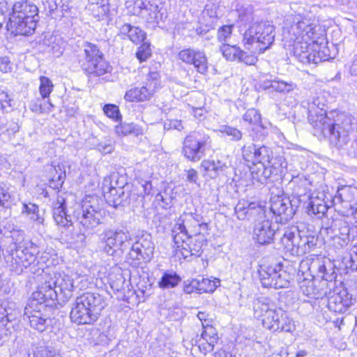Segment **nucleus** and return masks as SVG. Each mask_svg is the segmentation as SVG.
I'll return each instance as SVG.
<instances>
[{
	"mask_svg": "<svg viewBox=\"0 0 357 357\" xmlns=\"http://www.w3.org/2000/svg\"><path fill=\"white\" fill-rule=\"evenodd\" d=\"M154 248L155 246L150 234L144 233L137 236L128 254L127 262L133 268L139 267L141 264L151 260Z\"/></svg>",
	"mask_w": 357,
	"mask_h": 357,
	"instance_id": "nucleus-13",
	"label": "nucleus"
},
{
	"mask_svg": "<svg viewBox=\"0 0 357 357\" xmlns=\"http://www.w3.org/2000/svg\"><path fill=\"white\" fill-rule=\"evenodd\" d=\"M151 54V50L150 45L148 43H144L138 48V51L136 53L137 58L140 62L146 61Z\"/></svg>",
	"mask_w": 357,
	"mask_h": 357,
	"instance_id": "nucleus-51",
	"label": "nucleus"
},
{
	"mask_svg": "<svg viewBox=\"0 0 357 357\" xmlns=\"http://www.w3.org/2000/svg\"><path fill=\"white\" fill-rule=\"evenodd\" d=\"M287 20L291 24L284 28L282 36L287 42L294 43V54L301 63L317 64L331 58L328 47L317 41L314 19L296 15Z\"/></svg>",
	"mask_w": 357,
	"mask_h": 357,
	"instance_id": "nucleus-1",
	"label": "nucleus"
},
{
	"mask_svg": "<svg viewBox=\"0 0 357 357\" xmlns=\"http://www.w3.org/2000/svg\"><path fill=\"white\" fill-rule=\"evenodd\" d=\"M256 145L254 144H250L248 146H244L242 148V154L243 159L248 162L253 164L254 160V153L255 151Z\"/></svg>",
	"mask_w": 357,
	"mask_h": 357,
	"instance_id": "nucleus-53",
	"label": "nucleus"
},
{
	"mask_svg": "<svg viewBox=\"0 0 357 357\" xmlns=\"http://www.w3.org/2000/svg\"><path fill=\"white\" fill-rule=\"evenodd\" d=\"M254 314L255 317L266 319L269 317L270 312H274V305L271 302L270 298L267 297H260L254 301L253 305Z\"/></svg>",
	"mask_w": 357,
	"mask_h": 357,
	"instance_id": "nucleus-29",
	"label": "nucleus"
},
{
	"mask_svg": "<svg viewBox=\"0 0 357 357\" xmlns=\"http://www.w3.org/2000/svg\"><path fill=\"white\" fill-rule=\"evenodd\" d=\"M116 133L119 136H126L130 134H134L139 136L143 133L142 128L134 123L121 122L115 128Z\"/></svg>",
	"mask_w": 357,
	"mask_h": 357,
	"instance_id": "nucleus-35",
	"label": "nucleus"
},
{
	"mask_svg": "<svg viewBox=\"0 0 357 357\" xmlns=\"http://www.w3.org/2000/svg\"><path fill=\"white\" fill-rule=\"evenodd\" d=\"M220 52L227 60L238 61L241 50L236 45L223 44L220 47Z\"/></svg>",
	"mask_w": 357,
	"mask_h": 357,
	"instance_id": "nucleus-42",
	"label": "nucleus"
},
{
	"mask_svg": "<svg viewBox=\"0 0 357 357\" xmlns=\"http://www.w3.org/2000/svg\"><path fill=\"white\" fill-rule=\"evenodd\" d=\"M10 17L38 21V9L36 5L28 1H17L13 4Z\"/></svg>",
	"mask_w": 357,
	"mask_h": 357,
	"instance_id": "nucleus-28",
	"label": "nucleus"
},
{
	"mask_svg": "<svg viewBox=\"0 0 357 357\" xmlns=\"http://www.w3.org/2000/svg\"><path fill=\"white\" fill-rule=\"evenodd\" d=\"M287 162L283 156L271 158L266 165L259 164L257 169L252 171L254 177L263 182L274 176H282L286 172Z\"/></svg>",
	"mask_w": 357,
	"mask_h": 357,
	"instance_id": "nucleus-18",
	"label": "nucleus"
},
{
	"mask_svg": "<svg viewBox=\"0 0 357 357\" xmlns=\"http://www.w3.org/2000/svg\"><path fill=\"white\" fill-rule=\"evenodd\" d=\"M208 225L204 222L202 215L184 213L175 220L172 235L177 248L197 255L205 245Z\"/></svg>",
	"mask_w": 357,
	"mask_h": 357,
	"instance_id": "nucleus-3",
	"label": "nucleus"
},
{
	"mask_svg": "<svg viewBox=\"0 0 357 357\" xmlns=\"http://www.w3.org/2000/svg\"><path fill=\"white\" fill-rule=\"evenodd\" d=\"M351 241V237H344L335 234L333 238L332 242L333 246L337 249L343 248L347 246Z\"/></svg>",
	"mask_w": 357,
	"mask_h": 357,
	"instance_id": "nucleus-54",
	"label": "nucleus"
},
{
	"mask_svg": "<svg viewBox=\"0 0 357 357\" xmlns=\"http://www.w3.org/2000/svg\"><path fill=\"white\" fill-rule=\"evenodd\" d=\"M160 75L158 72L149 73L144 85L139 88L135 87L127 91L124 99L128 102H144L149 100L160 86Z\"/></svg>",
	"mask_w": 357,
	"mask_h": 357,
	"instance_id": "nucleus-17",
	"label": "nucleus"
},
{
	"mask_svg": "<svg viewBox=\"0 0 357 357\" xmlns=\"http://www.w3.org/2000/svg\"><path fill=\"white\" fill-rule=\"evenodd\" d=\"M233 26L225 25L222 26L218 32V38L220 42H226L231 36Z\"/></svg>",
	"mask_w": 357,
	"mask_h": 357,
	"instance_id": "nucleus-56",
	"label": "nucleus"
},
{
	"mask_svg": "<svg viewBox=\"0 0 357 357\" xmlns=\"http://www.w3.org/2000/svg\"><path fill=\"white\" fill-rule=\"evenodd\" d=\"M10 99L8 92L0 86V109H5L10 106Z\"/></svg>",
	"mask_w": 357,
	"mask_h": 357,
	"instance_id": "nucleus-59",
	"label": "nucleus"
},
{
	"mask_svg": "<svg viewBox=\"0 0 357 357\" xmlns=\"http://www.w3.org/2000/svg\"><path fill=\"white\" fill-rule=\"evenodd\" d=\"M11 66L10 61L6 57L0 58V70L3 73L10 71Z\"/></svg>",
	"mask_w": 357,
	"mask_h": 357,
	"instance_id": "nucleus-64",
	"label": "nucleus"
},
{
	"mask_svg": "<svg viewBox=\"0 0 357 357\" xmlns=\"http://www.w3.org/2000/svg\"><path fill=\"white\" fill-rule=\"evenodd\" d=\"M165 130H176L181 131L183 129L182 121L178 119H167L164 122Z\"/></svg>",
	"mask_w": 357,
	"mask_h": 357,
	"instance_id": "nucleus-57",
	"label": "nucleus"
},
{
	"mask_svg": "<svg viewBox=\"0 0 357 357\" xmlns=\"http://www.w3.org/2000/svg\"><path fill=\"white\" fill-rule=\"evenodd\" d=\"M24 319L28 320L30 326L39 332H43L51 325L52 320L42 310L26 307L24 309Z\"/></svg>",
	"mask_w": 357,
	"mask_h": 357,
	"instance_id": "nucleus-21",
	"label": "nucleus"
},
{
	"mask_svg": "<svg viewBox=\"0 0 357 357\" xmlns=\"http://www.w3.org/2000/svg\"><path fill=\"white\" fill-rule=\"evenodd\" d=\"M53 278H54V282H56L54 289H56L58 292L59 291L61 293L63 292L66 297H70L72 296L71 292L75 287L73 278L68 275L56 279L55 276Z\"/></svg>",
	"mask_w": 357,
	"mask_h": 357,
	"instance_id": "nucleus-33",
	"label": "nucleus"
},
{
	"mask_svg": "<svg viewBox=\"0 0 357 357\" xmlns=\"http://www.w3.org/2000/svg\"><path fill=\"white\" fill-rule=\"evenodd\" d=\"M330 199L329 203H323V204H317V206L307 208L309 212H312L314 214L324 215L330 207L334 206L335 204H331Z\"/></svg>",
	"mask_w": 357,
	"mask_h": 357,
	"instance_id": "nucleus-55",
	"label": "nucleus"
},
{
	"mask_svg": "<svg viewBox=\"0 0 357 357\" xmlns=\"http://www.w3.org/2000/svg\"><path fill=\"white\" fill-rule=\"evenodd\" d=\"M51 174L50 182L53 185L54 188L61 187L66 178V170L64 165L58 164L57 165H52L49 170Z\"/></svg>",
	"mask_w": 357,
	"mask_h": 357,
	"instance_id": "nucleus-34",
	"label": "nucleus"
},
{
	"mask_svg": "<svg viewBox=\"0 0 357 357\" xmlns=\"http://www.w3.org/2000/svg\"><path fill=\"white\" fill-rule=\"evenodd\" d=\"M103 111L107 116L112 119L114 121H121L122 116L117 105L113 104H107L104 106Z\"/></svg>",
	"mask_w": 357,
	"mask_h": 357,
	"instance_id": "nucleus-50",
	"label": "nucleus"
},
{
	"mask_svg": "<svg viewBox=\"0 0 357 357\" xmlns=\"http://www.w3.org/2000/svg\"><path fill=\"white\" fill-rule=\"evenodd\" d=\"M187 176V181L190 183H197L198 179L197 172L194 169H188L185 171Z\"/></svg>",
	"mask_w": 357,
	"mask_h": 357,
	"instance_id": "nucleus-63",
	"label": "nucleus"
},
{
	"mask_svg": "<svg viewBox=\"0 0 357 357\" xmlns=\"http://www.w3.org/2000/svg\"><path fill=\"white\" fill-rule=\"evenodd\" d=\"M120 31L122 34L128 36V38L136 44L142 42L146 37L145 33L141 29L132 26L130 24H123Z\"/></svg>",
	"mask_w": 357,
	"mask_h": 357,
	"instance_id": "nucleus-30",
	"label": "nucleus"
},
{
	"mask_svg": "<svg viewBox=\"0 0 357 357\" xmlns=\"http://www.w3.org/2000/svg\"><path fill=\"white\" fill-rule=\"evenodd\" d=\"M129 234L122 230H105L101 234L100 248L109 256L123 252L130 245Z\"/></svg>",
	"mask_w": 357,
	"mask_h": 357,
	"instance_id": "nucleus-16",
	"label": "nucleus"
},
{
	"mask_svg": "<svg viewBox=\"0 0 357 357\" xmlns=\"http://www.w3.org/2000/svg\"><path fill=\"white\" fill-rule=\"evenodd\" d=\"M37 22L38 21L36 20H25L18 17H10L6 28L8 31L15 36H27L34 32Z\"/></svg>",
	"mask_w": 357,
	"mask_h": 357,
	"instance_id": "nucleus-23",
	"label": "nucleus"
},
{
	"mask_svg": "<svg viewBox=\"0 0 357 357\" xmlns=\"http://www.w3.org/2000/svg\"><path fill=\"white\" fill-rule=\"evenodd\" d=\"M323 98H314L308 103V121L313 127L314 135L324 138L337 148L342 147L349 141L352 130L353 119L351 116L341 114L335 119L326 114Z\"/></svg>",
	"mask_w": 357,
	"mask_h": 357,
	"instance_id": "nucleus-2",
	"label": "nucleus"
},
{
	"mask_svg": "<svg viewBox=\"0 0 357 357\" xmlns=\"http://www.w3.org/2000/svg\"><path fill=\"white\" fill-rule=\"evenodd\" d=\"M211 137L201 132H192L187 135L183 142L182 153L191 162H197L204 155L211 147Z\"/></svg>",
	"mask_w": 357,
	"mask_h": 357,
	"instance_id": "nucleus-12",
	"label": "nucleus"
},
{
	"mask_svg": "<svg viewBox=\"0 0 357 357\" xmlns=\"http://www.w3.org/2000/svg\"><path fill=\"white\" fill-rule=\"evenodd\" d=\"M318 239L314 236H302L296 227L287 228L281 243L284 249L291 255H302L310 252L317 244Z\"/></svg>",
	"mask_w": 357,
	"mask_h": 357,
	"instance_id": "nucleus-8",
	"label": "nucleus"
},
{
	"mask_svg": "<svg viewBox=\"0 0 357 357\" xmlns=\"http://www.w3.org/2000/svg\"><path fill=\"white\" fill-rule=\"evenodd\" d=\"M332 228L335 234L346 237H351V229L344 218L335 219L333 221Z\"/></svg>",
	"mask_w": 357,
	"mask_h": 357,
	"instance_id": "nucleus-39",
	"label": "nucleus"
},
{
	"mask_svg": "<svg viewBox=\"0 0 357 357\" xmlns=\"http://www.w3.org/2000/svg\"><path fill=\"white\" fill-rule=\"evenodd\" d=\"M153 12H154V16L151 17V19L157 23L159 22V21H163L165 19L167 18V15L166 12H163L162 10V8H159L158 6H153Z\"/></svg>",
	"mask_w": 357,
	"mask_h": 357,
	"instance_id": "nucleus-60",
	"label": "nucleus"
},
{
	"mask_svg": "<svg viewBox=\"0 0 357 357\" xmlns=\"http://www.w3.org/2000/svg\"><path fill=\"white\" fill-rule=\"evenodd\" d=\"M0 233L5 236H8V234H10L16 252H21L24 255L29 254L31 258H33L36 255L44 250V243L42 241L25 240L23 234L14 229L10 223L0 225Z\"/></svg>",
	"mask_w": 357,
	"mask_h": 357,
	"instance_id": "nucleus-14",
	"label": "nucleus"
},
{
	"mask_svg": "<svg viewBox=\"0 0 357 357\" xmlns=\"http://www.w3.org/2000/svg\"><path fill=\"white\" fill-rule=\"evenodd\" d=\"M39 91L43 98H47L53 89L52 81L47 77H40Z\"/></svg>",
	"mask_w": 357,
	"mask_h": 357,
	"instance_id": "nucleus-49",
	"label": "nucleus"
},
{
	"mask_svg": "<svg viewBox=\"0 0 357 357\" xmlns=\"http://www.w3.org/2000/svg\"><path fill=\"white\" fill-rule=\"evenodd\" d=\"M36 280L40 284L38 289L32 294L31 299L26 307L33 305V308L43 310L47 305L46 302L57 299L58 291L54 289L56 282L52 274L45 271V269H41V273L37 276Z\"/></svg>",
	"mask_w": 357,
	"mask_h": 357,
	"instance_id": "nucleus-9",
	"label": "nucleus"
},
{
	"mask_svg": "<svg viewBox=\"0 0 357 357\" xmlns=\"http://www.w3.org/2000/svg\"><path fill=\"white\" fill-rule=\"evenodd\" d=\"M262 324L264 328L273 331L291 333L295 330L293 320L287 312L280 308L275 309L274 312H270L269 317L266 319H262Z\"/></svg>",
	"mask_w": 357,
	"mask_h": 357,
	"instance_id": "nucleus-19",
	"label": "nucleus"
},
{
	"mask_svg": "<svg viewBox=\"0 0 357 357\" xmlns=\"http://www.w3.org/2000/svg\"><path fill=\"white\" fill-rule=\"evenodd\" d=\"M202 166L204 170L210 174L211 177H216L220 174L223 173L227 169V165L218 160H206L202 162Z\"/></svg>",
	"mask_w": 357,
	"mask_h": 357,
	"instance_id": "nucleus-31",
	"label": "nucleus"
},
{
	"mask_svg": "<svg viewBox=\"0 0 357 357\" xmlns=\"http://www.w3.org/2000/svg\"><path fill=\"white\" fill-rule=\"evenodd\" d=\"M220 284V280L218 278L213 280L202 278L199 280V294L212 293Z\"/></svg>",
	"mask_w": 357,
	"mask_h": 357,
	"instance_id": "nucleus-43",
	"label": "nucleus"
},
{
	"mask_svg": "<svg viewBox=\"0 0 357 357\" xmlns=\"http://www.w3.org/2000/svg\"><path fill=\"white\" fill-rule=\"evenodd\" d=\"M105 214L96 196L86 197L73 211V217L85 230H93L100 225Z\"/></svg>",
	"mask_w": 357,
	"mask_h": 357,
	"instance_id": "nucleus-7",
	"label": "nucleus"
},
{
	"mask_svg": "<svg viewBox=\"0 0 357 357\" xmlns=\"http://www.w3.org/2000/svg\"><path fill=\"white\" fill-rule=\"evenodd\" d=\"M178 58L186 64L193 65L199 73L204 74L208 70V59L204 51L184 49L178 52Z\"/></svg>",
	"mask_w": 357,
	"mask_h": 357,
	"instance_id": "nucleus-20",
	"label": "nucleus"
},
{
	"mask_svg": "<svg viewBox=\"0 0 357 357\" xmlns=\"http://www.w3.org/2000/svg\"><path fill=\"white\" fill-rule=\"evenodd\" d=\"M272 271L268 269H257L255 277L258 278L264 287H272L273 274Z\"/></svg>",
	"mask_w": 357,
	"mask_h": 357,
	"instance_id": "nucleus-45",
	"label": "nucleus"
},
{
	"mask_svg": "<svg viewBox=\"0 0 357 357\" xmlns=\"http://www.w3.org/2000/svg\"><path fill=\"white\" fill-rule=\"evenodd\" d=\"M255 53L248 54L244 51L241 50V54L238 57V61L243 62L247 65H254L257 61V57L254 55Z\"/></svg>",
	"mask_w": 357,
	"mask_h": 357,
	"instance_id": "nucleus-58",
	"label": "nucleus"
},
{
	"mask_svg": "<svg viewBox=\"0 0 357 357\" xmlns=\"http://www.w3.org/2000/svg\"><path fill=\"white\" fill-rule=\"evenodd\" d=\"M298 275L299 276V280L303 277V280L307 283H313V280L315 279L314 276L311 274L310 269H305V271L298 269Z\"/></svg>",
	"mask_w": 357,
	"mask_h": 357,
	"instance_id": "nucleus-62",
	"label": "nucleus"
},
{
	"mask_svg": "<svg viewBox=\"0 0 357 357\" xmlns=\"http://www.w3.org/2000/svg\"><path fill=\"white\" fill-rule=\"evenodd\" d=\"M243 119L250 124L254 125L255 128L252 130L261 131L264 130V128L261 124V114L258 110L255 109H250L243 116Z\"/></svg>",
	"mask_w": 357,
	"mask_h": 357,
	"instance_id": "nucleus-36",
	"label": "nucleus"
},
{
	"mask_svg": "<svg viewBox=\"0 0 357 357\" xmlns=\"http://www.w3.org/2000/svg\"><path fill=\"white\" fill-rule=\"evenodd\" d=\"M83 48L84 59L79 61L83 70L96 77L109 72L110 66L103 59V54L96 45L86 42L83 45Z\"/></svg>",
	"mask_w": 357,
	"mask_h": 357,
	"instance_id": "nucleus-11",
	"label": "nucleus"
},
{
	"mask_svg": "<svg viewBox=\"0 0 357 357\" xmlns=\"http://www.w3.org/2000/svg\"><path fill=\"white\" fill-rule=\"evenodd\" d=\"M102 307L99 295L86 293L77 297L70 317L77 324H91L98 319Z\"/></svg>",
	"mask_w": 357,
	"mask_h": 357,
	"instance_id": "nucleus-6",
	"label": "nucleus"
},
{
	"mask_svg": "<svg viewBox=\"0 0 357 357\" xmlns=\"http://www.w3.org/2000/svg\"><path fill=\"white\" fill-rule=\"evenodd\" d=\"M218 340V335L215 328L209 324L203 323V331L198 340L200 351L204 354L211 351Z\"/></svg>",
	"mask_w": 357,
	"mask_h": 357,
	"instance_id": "nucleus-25",
	"label": "nucleus"
},
{
	"mask_svg": "<svg viewBox=\"0 0 357 357\" xmlns=\"http://www.w3.org/2000/svg\"><path fill=\"white\" fill-rule=\"evenodd\" d=\"M259 154L258 163H256V169H257L259 164L266 165L268 162L272 158L273 151L269 147L261 146L259 147Z\"/></svg>",
	"mask_w": 357,
	"mask_h": 357,
	"instance_id": "nucleus-48",
	"label": "nucleus"
},
{
	"mask_svg": "<svg viewBox=\"0 0 357 357\" xmlns=\"http://www.w3.org/2000/svg\"><path fill=\"white\" fill-rule=\"evenodd\" d=\"M333 196L328 193L326 194L324 192H319V195L316 197H313L312 195L308 196L307 202L309 201L307 208H313L317 206V204H323V203H329L330 199H333Z\"/></svg>",
	"mask_w": 357,
	"mask_h": 357,
	"instance_id": "nucleus-44",
	"label": "nucleus"
},
{
	"mask_svg": "<svg viewBox=\"0 0 357 357\" xmlns=\"http://www.w3.org/2000/svg\"><path fill=\"white\" fill-rule=\"evenodd\" d=\"M101 331L96 328L86 329L82 337L85 344H98L100 343Z\"/></svg>",
	"mask_w": 357,
	"mask_h": 357,
	"instance_id": "nucleus-40",
	"label": "nucleus"
},
{
	"mask_svg": "<svg viewBox=\"0 0 357 357\" xmlns=\"http://www.w3.org/2000/svg\"><path fill=\"white\" fill-rule=\"evenodd\" d=\"M275 26L271 22L253 23L243 34V44L251 53L261 54L270 48L275 40Z\"/></svg>",
	"mask_w": 357,
	"mask_h": 357,
	"instance_id": "nucleus-5",
	"label": "nucleus"
},
{
	"mask_svg": "<svg viewBox=\"0 0 357 357\" xmlns=\"http://www.w3.org/2000/svg\"><path fill=\"white\" fill-rule=\"evenodd\" d=\"M180 281L181 278L176 273L166 272L162 275L159 284L162 288H172L176 287Z\"/></svg>",
	"mask_w": 357,
	"mask_h": 357,
	"instance_id": "nucleus-41",
	"label": "nucleus"
},
{
	"mask_svg": "<svg viewBox=\"0 0 357 357\" xmlns=\"http://www.w3.org/2000/svg\"><path fill=\"white\" fill-rule=\"evenodd\" d=\"M292 188V195L296 197L299 202L305 203L308 196H310L311 181L305 176H297L291 179L289 183Z\"/></svg>",
	"mask_w": 357,
	"mask_h": 357,
	"instance_id": "nucleus-26",
	"label": "nucleus"
},
{
	"mask_svg": "<svg viewBox=\"0 0 357 357\" xmlns=\"http://www.w3.org/2000/svg\"><path fill=\"white\" fill-rule=\"evenodd\" d=\"M112 181L111 178H104L102 183V190L108 204L116 207L121 204L122 197L124 195V184L116 181V185H112Z\"/></svg>",
	"mask_w": 357,
	"mask_h": 357,
	"instance_id": "nucleus-22",
	"label": "nucleus"
},
{
	"mask_svg": "<svg viewBox=\"0 0 357 357\" xmlns=\"http://www.w3.org/2000/svg\"><path fill=\"white\" fill-rule=\"evenodd\" d=\"M319 272L321 273L322 280L321 281V285L322 287H326L330 289L335 287V279L337 274L335 272V269H319ZM324 288H321V289Z\"/></svg>",
	"mask_w": 357,
	"mask_h": 357,
	"instance_id": "nucleus-37",
	"label": "nucleus"
},
{
	"mask_svg": "<svg viewBox=\"0 0 357 357\" xmlns=\"http://www.w3.org/2000/svg\"><path fill=\"white\" fill-rule=\"evenodd\" d=\"M272 271L273 284L275 289L286 288L289 285L291 276L284 269H268Z\"/></svg>",
	"mask_w": 357,
	"mask_h": 357,
	"instance_id": "nucleus-32",
	"label": "nucleus"
},
{
	"mask_svg": "<svg viewBox=\"0 0 357 357\" xmlns=\"http://www.w3.org/2000/svg\"><path fill=\"white\" fill-rule=\"evenodd\" d=\"M183 291L186 294L197 292L199 294V280L193 279L184 282Z\"/></svg>",
	"mask_w": 357,
	"mask_h": 357,
	"instance_id": "nucleus-52",
	"label": "nucleus"
},
{
	"mask_svg": "<svg viewBox=\"0 0 357 357\" xmlns=\"http://www.w3.org/2000/svg\"><path fill=\"white\" fill-rule=\"evenodd\" d=\"M267 88L272 89L273 91L278 92H289L293 90V86L291 83H287L284 81L272 80L268 82Z\"/></svg>",
	"mask_w": 357,
	"mask_h": 357,
	"instance_id": "nucleus-47",
	"label": "nucleus"
},
{
	"mask_svg": "<svg viewBox=\"0 0 357 357\" xmlns=\"http://www.w3.org/2000/svg\"><path fill=\"white\" fill-rule=\"evenodd\" d=\"M235 213L239 220L250 219L258 215V220L254 227V238L259 244L270 243L275 235L271 222L265 218L264 208L258 202L240 200L235 207Z\"/></svg>",
	"mask_w": 357,
	"mask_h": 357,
	"instance_id": "nucleus-4",
	"label": "nucleus"
},
{
	"mask_svg": "<svg viewBox=\"0 0 357 357\" xmlns=\"http://www.w3.org/2000/svg\"><path fill=\"white\" fill-rule=\"evenodd\" d=\"M335 287L328 291L326 289L317 290V291L307 292V295H312L316 299L328 298V308L337 313H344L354 303L352 295L349 294L347 289L341 285Z\"/></svg>",
	"mask_w": 357,
	"mask_h": 357,
	"instance_id": "nucleus-10",
	"label": "nucleus"
},
{
	"mask_svg": "<svg viewBox=\"0 0 357 357\" xmlns=\"http://www.w3.org/2000/svg\"><path fill=\"white\" fill-rule=\"evenodd\" d=\"M73 229V227L72 228H70L68 230L63 229L61 231L63 236L65 238V240L71 245H82L86 238L84 234L80 231L73 233L72 232Z\"/></svg>",
	"mask_w": 357,
	"mask_h": 357,
	"instance_id": "nucleus-38",
	"label": "nucleus"
},
{
	"mask_svg": "<svg viewBox=\"0 0 357 357\" xmlns=\"http://www.w3.org/2000/svg\"><path fill=\"white\" fill-rule=\"evenodd\" d=\"M218 130L225 134L227 136L230 137L231 139L235 142L239 141L242 139V132L236 128L227 126L222 125L220 126Z\"/></svg>",
	"mask_w": 357,
	"mask_h": 357,
	"instance_id": "nucleus-46",
	"label": "nucleus"
},
{
	"mask_svg": "<svg viewBox=\"0 0 357 357\" xmlns=\"http://www.w3.org/2000/svg\"><path fill=\"white\" fill-rule=\"evenodd\" d=\"M53 218L56 225L63 229L68 230L73 227L70 215L67 214L66 199L62 195H58L52 205Z\"/></svg>",
	"mask_w": 357,
	"mask_h": 357,
	"instance_id": "nucleus-24",
	"label": "nucleus"
},
{
	"mask_svg": "<svg viewBox=\"0 0 357 357\" xmlns=\"http://www.w3.org/2000/svg\"><path fill=\"white\" fill-rule=\"evenodd\" d=\"M331 203L335 204V209L343 216L354 215L357 218L356 187L344 185L339 188Z\"/></svg>",
	"mask_w": 357,
	"mask_h": 357,
	"instance_id": "nucleus-15",
	"label": "nucleus"
},
{
	"mask_svg": "<svg viewBox=\"0 0 357 357\" xmlns=\"http://www.w3.org/2000/svg\"><path fill=\"white\" fill-rule=\"evenodd\" d=\"M238 11V17L241 21H248L252 19V8L248 7L244 9H240Z\"/></svg>",
	"mask_w": 357,
	"mask_h": 357,
	"instance_id": "nucleus-61",
	"label": "nucleus"
},
{
	"mask_svg": "<svg viewBox=\"0 0 357 357\" xmlns=\"http://www.w3.org/2000/svg\"><path fill=\"white\" fill-rule=\"evenodd\" d=\"M270 208L275 215H284L285 220L291 218L294 213L289 198L282 195L271 197Z\"/></svg>",
	"mask_w": 357,
	"mask_h": 357,
	"instance_id": "nucleus-27",
	"label": "nucleus"
}]
</instances>
